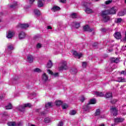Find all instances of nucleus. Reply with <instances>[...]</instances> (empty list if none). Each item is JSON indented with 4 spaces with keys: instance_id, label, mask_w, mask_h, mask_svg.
<instances>
[{
    "instance_id": "1",
    "label": "nucleus",
    "mask_w": 126,
    "mask_h": 126,
    "mask_svg": "<svg viewBox=\"0 0 126 126\" xmlns=\"http://www.w3.org/2000/svg\"><path fill=\"white\" fill-rule=\"evenodd\" d=\"M116 12L117 10L114 7H112L110 9L101 11V16L102 17V21L105 23L110 21L111 20V17L108 15L116 14Z\"/></svg>"
},
{
    "instance_id": "2",
    "label": "nucleus",
    "mask_w": 126,
    "mask_h": 126,
    "mask_svg": "<svg viewBox=\"0 0 126 126\" xmlns=\"http://www.w3.org/2000/svg\"><path fill=\"white\" fill-rule=\"evenodd\" d=\"M27 107L31 108V103H26L23 105H19L17 108L20 111V112H24V111H25V108Z\"/></svg>"
},
{
    "instance_id": "3",
    "label": "nucleus",
    "mask_w": 126,
    "mask_h": 126,
    "mask_svg": "<svg viewBox=\"0 0 126 126\" xmlns=\"http://www.w3.org/2000/svg\"><path fill=\"white\" fill-rule=\"evenodd\" d=\"M67 63L65 61L63 62L60 63V66L59 67V71H63L64 69H67Z\"/></svg>"
},
{
    "instance_id": "4",
    "label": "nucleus",
    "mask_w": 126,
    "mask_h": 126,
    "mask_svg": "<svg viewBox=\"0 0 126 126\" xmlns=\"http://www.w3.org/2000/svg\"><path fill=\"white\" fill-rule=\"evenodd\" d=\"M110 110L111 115H113V116H117L118 115V109L116 107H112Z\"/></svg>"
},
{
    "instance_id": "5",
    "label": "nucleus",
    "mask_w": 126,
    "mask_h": 126,
    "mask_svg": "<svg viewBox=\"0 0 126 126\" xmlns=\"http://www.w3.org/2000/svg\"><path fill=\"white\" fill-rule=\"evenodd\" d=\"M83 29L84 31H87L88 32H92V31L94 30V29L90 28L88 25H86L85 26L83 27Z\"/></svg>"
},
{
    "instance_id": "6",
    "label": "nucleus",
    "mask_w": 126,
    "mask_h": 126,
    "mask_svg": "<svg viewBox=\"0 0 126 126\" xmlns=\"http://www.w3.org/2000/svg\"><path fill=\"white\" fill-rule=\"evenodd\" d=\"M86 2H82V4L84 5L85 4L86 5H87V7H90V6H92V3H91V2H90V0H85Z\"/></svg>"
},
{
    "instance_id": "7",
    "label": "nucleus",
    "mask_w": 126,
    "mask_h": 126,
    "mask_svg": "<svg viewBox=\"0 0 126 126\" xmlns=\"http://www.w3.org/2000/svg\"><path fill=\"white\" fill-rule=\"evenodd\" d=\"M104 97L106 98V99L113 98V93H112L111 92L106 93L104 95Z\"/></svg>"
},
{
    "instance_id": "8",
    "label": "nucleus",
    "mask_w": 126,
    "mask_h": 126,
    "mask_svg": "<svg viewBox=\"0 0 126 126\" xmlns=\"http://www.w3.org/2000/svg\"><path fill=\"white\" fill-rule=\"evenodd\" d=\"M110 61L112 63H120V59H119V58H111Z\"/></svg>"
},
{
    "instance_id": "9",
    "label": "nucleus",
    "mask_w": 126,
    "mask_h": 126,
    "mask_svg": "<svg viewBox=\"0 0 126 126\" xmlns=\"http://www.w3.org/2000/svg\"><path fill=\"white\" fill-rule=\"evenodd\" d=\"M84 7H86L85 11L86 13L90 14L93 12V10H92V9L87 7V5H85V4H84Z\"/></svg>"
},
{
    "instance_id": "10",
    "label": "nucleus",
    "mask_w": 126,
    "mask_h": 126,
    "mask_svg": "<svg viewBox=\"0 0 126 126\" xmlns=\"http://www.w3.org/2000/svg\"><path fill=\"white\" fill-rule=\"evenodd\" d=\"M90 109H91V107H90V104H89V103L83 106V110H85L86 112L89 111Z\"/></svg>"
},
{
    "instance_id": "11",
    "label": "nucleus",
    "mask_w": 126,
    "mask_h": 126,
    "mask_svg": "<svg viewBox=\"0 0 126 126\" xmlns=\"http://www.w3.org/2000/svg\"><path fill=\"white\" fill-rule=\"evenodd\" d=\"M124 121H125V119L123 118H116L114 119L115 124H117V123H123Z\"/></svg>"
},
{
    "instance_id": "12",
    "label": "nucleus",
    "mask_w": 126,
    "mask_h": 126,
    "mask_svg": "<svg viewBox=\"0 0 126 126\" xmlns=\"http://www.w3.org/2000/svg\"><path fill=\"white\" fill-rule=\"evenodd\" d=\"M18 26L20 27V28L26 29V28H28V27H29V25L28 24H20Z\"/></svg>"
},
{
    "instance_id": "13",
    "label": "nucleus",
    "mask_w": 126,
    "mask_h": 126,
    "mask_svg": "<svg viewBox=\"0 0 126 126\" xmlns=\"http://www.w3.org/2000/svg\"><path fill=\"white\" fill-rule=\"evenodd\" d=\"M26 36V34H25V32H21L19 33V38L20 40H22V39H24Z\"/></svg>"
},
{
    "instance_id": "14",
    "label": "nucleus",
    "mask_w": 126,
    "mask_h": 126,
    "mask_svg": "<svg viewBox=\"0 0 126 126\" xmlns=\"http://www.w3.org/2000/svg\"><path fill=\"white\" fill-rule=\"evenodd\" d=\"M72 26L76 28V29H78L79 27H80V23L77 22H73L72 23Z\"/></svg>"
},
{
    "instance_id": "15",
    "label": "nucleus",
    "mask_w": 126,
    "mask_h": 126,
    "mask_svg": "<svg viewBox=\"0 0 126 126\" xmlns=\"http://www.w3.org/2000/svg\"><path fill=\"white\" fill-rule=\"evenodd\" d=\"M13 35H14V32L9 31L7 34V38H8V39H11V38L13 37Z\"/></svg>"
},
{
    "instance_id": "16",
    "label": "nucleus",
    "mask_w": 126,
    "mask_h": 126,
    "mask_svg": "<svg viewBox=\"0 0 126 126\" xmlns=\"http://www.w3.org/2000/svg\"><path fill=\"white\" fill-rule=\"evenodd\" d=\"M73 55L75 56V58H78V59H80L82 57V53H78L76 51H74L73 53Z\"/></svg>"
},
{
    "instance_id": "17",
    "label": "nucleus",
    "mask_w": 126,
    "mask_h": 126,
    "mask_svg": "<svg viewBox=\"0 0 126 126\" xmlns=\"http://www.w3.org/2000/svg\"><path fill=\"white\" fill-rule=\"evenodd\" d=\"M114 37L116 39H120L122 38V34L119 32H116L114 34Z\"/></svg>"
},
{
    "instance_id": "18",
    "label": "nucleus",
    "mask_w": 126,
    "mask_h": 126,
    "mask_svg": "<svg viewBox=\"0 0 126 126\" xmlns=\"http://www.w3.org/2000/svg\"><path fill=\"white\" fill-rule=\"evenodd\" d=\"M94 94L96 97H104V94L102 92H95Z\"/></svg>"
},
{
    "instance_id": "19",
    "label": "nucleus",
    "mask_w": 126,
    "mask_h": 126,
    "mask_svg": "<svg viewBox=\"0 0 126 126\" xmlns=\"http://www.w3.org/2000/svg\"><path fill=\"white\" fill-rule=\"evenodd\" d=\"M33 58L32 55H28V61L29 62V63H33Z\"/></svg>"
},
{
    "instance_id": "20",
    "label": "nucleus",
    "mask_w": 126,
    "mask_h": 126,
    "mask_svg": "<svg viewBox=\"0 0 126 126\" xmlns=\"http://www.w3.org/2000/svg\"><path fill=\"white\" fill-rule=\"evenodd\" d=\"M44 2H45V0H38V5L39 7H42L43 5H44Z\"/></svg>"
},
{
    "instance_id": "21",
    "label": "nucleus",
    "mask_w": 126,
    "mask_h": 126,
    "mask_svg": "<svg viewBox=\"0 0 126 126\" xmlns=\"http://www.w3.org/2000/svg\"><path fill=\"white\" fill-rule=\"evenodd\" d=\"M48 76L47 75V74H46V73H43V74L42 75V80H43V81H47V80H48Z\"/></svg>"
},
{
    "instance_id": "22",
    "label": "nucleus",
    "mask_w": 126,
    "mask_h": 126,
    "mask_svg": "<svg viewBox=\"0 0 126 126\" xmlns=\"http://www.w3.org/2000/svg\"><path fill=\"white\" fill-rule=\"evenodd\" d=\"M117 82H125L126 81V80H125V78H122L121 77L117 78V80H116Z\"/></svg>"
},
{
    "instance_id": "23",
    "label": "nucleus",
    "mask_w": 126,
    "mask_h": 126,
    "mask_svg": "<svg viewBox=\"0 0 126 126\" xmlns=\"http://www.w3.org/2000/svg\"><path fill=\"white\" fill-rule=\"evenodd\" d=\"M52 66H53V63L52 62V61L49 60L48 63H47V67L48 68H51Z\"/></svg>"
},
{
    "instance_id": "24",
    "label": "nucleus",
    "mask_w": 126,
    "mask_h": 126,
    "mask_svg": "<svg viewBox=\"0 0 126 126\" xmlns=\"http://www.w3.org/2000/svg\"><path fill=\"white\" fill-rule=\"evenodd\" d=\"M125 14H126V10L121 11L120 12H119L118 16H124V15H125Z\"/></svg>"
},
{
    "instance_id": "25",
    "label": "nucleus",
    "mask_w": 126,
    "mask_h": 126,
    "mask_svg": "<svg viewBox=\"0 0 126 126\" xmlns=\"http://www.w3.org/2000/svg\"><path fill=\"white\" fill-rule=\"evenodd\" d=\"M89 104L91 105V104H96V99L95 98L92 99L90 100V101L89 102Z\"/></svg>"
},
{
    "instance_id": "26",
    "label": "nucleus",
    "mask_w": 126,
    "mask_h": 126,
    "mask_svg": "<svg viewBox=\"0 0 126 126\" xmlns=\"http://www.w3.org/2000/svg\"><path fill=\"white\" fill-rule=\"evenodd\" d=\"M60 9H61V8L58 6H54L52 8V10L53 11H57V10H60Z\"/></svg>"
},
{
    "instance_id": "27",
    "label": "nucleus",
    "mask_w": 126,
    "mask_h": 126,
    "mask_svg": "<svg viewBox=\"0 0 126 126\" xmlns=\"http://www.w3.org/2000/svg\"><path fill=\"white\" fill-rule=\"evenodd\" d=\"M101 114V111L99 109H97L94 113V116H99Z\"/></svg>"
},
{
    "instance_id": "28",
    "label": "nucleus",
    "mask_w": 126,
    "mask_h": 126,
    "mask_svg": "<svg viewBox=\"0 0 126 126\" xmlns=\"http://www.w3.org/2000/svg\"><path fill=\"white\" fill-rule=\"evenodd\" d=\"M62 104H63V101H61V100H56L55 101V105L56 106H61V105H62Z\"/></svg>"
},
{
    "instance_id": "29",
    "label": "nucleus",
    "mask_w": 126,
    "mask_h": 126,
    "mask_svg": "<svg viewBox=\"0 0 126 126\" xmlns=\"http://www.w3.org/2000/svg\"><path fill=\"white\" fill-rule=\"evenodd\" d=\"M8 126H16V123L15 122H10L7 124Z\"/></svg>"
},
{
    "instance_id": "30",
    "label": "nucleus",
    "mask_w": 126,
    "mask_h": 126,
    "mask_svg": "<svg viewBox=\"0 0 126 126\" xmlns=\"http://www.w3.org/2000/svg\"><path fill=\"white\" fill-rule=\"evenodd\" d=\"M70 71L72 74H75L77 72V69L73 68L71 69Z\"/></svg>"
},
{
    "instance_id": "31",
    "label": "nucleus",
    "mask_w": 126,
    "mask_h": 126,
    "mask_svg": "<svg viewBox=\"0 0 126 126\" xmlns=\"http://www.w3.org/2000/svg\"><path fill=\"white\" fill-rule=\"evenodd\" d=\"M34 12L35 15H37V16H39V15L41 14L40 11L38 9H35Z\"/></svg>"
},
{
    "instance_id": "32",
    "label": "nucleus",
    "mask_w": 126,
    "mask_h": 126,
    "mask_svg": "<svg viewBox=\"0 0 126 126\" xmlns=\"http://www.w3.org/2000/svg\"><path fill=\"white\" fill-rule=\"evenodd\" d=\"M51 107H52L51 102H48L45 104V108H46V109H49V108H51Z\"/></svg>"
},
{
    "instance_id": "33",
    "label": "nucleus",
    "mask_w": 126,
    "mask_h": 126,
    "mask_svg": "<svg viewBox=\"0 0 126 126\" xmlns=\"http://www.w3.org/2000/svg\"><path fill=\"white\" fill-rule=\"evenodd\" d=\"M6 110H11L12 109V105L11 104L9 103L8 105L5 106Z\"/></svg>"
},
{
    "instance_id": "34",
    "label": "nucleus",
    "mask_w": 126,
    "mask_h": 126,
    "mask_svg": "<svg viewBox=\"0 0 126 126\" xmlns=\"http://www.w3.org/2000/svg\"><path fill=\"white\" fill-rule=\"evenodd\" d=\"M16 5H17V2L16 1H14V4H12L10 6V7L11 8H15V6H16Z\"/></svg>"
},
{
    "instance_id": "35",
    "label": "nucleus",
    "mask_w": 126,
    "mask_h": 126,
    "mask_svg": "<svg viewBox=\"0 0 126 126\" xmlns=\"http://www.w3.org/2000/svg\"><path fill=\"white\" fill-rule=\"evenodd\" d=\"M123 21V19L122 18H117L116 19V20L115 21L116 23L119 24L121 23Z\"/></svg>"
},
{
    "instance_id": "36",
    "label": "nucleus",
    "mask_w": 126,
    "mask_h": 126,
    "mask_svg": "<svg viewBox=\"0 0 126 126\" xmlns=\"http://www.w3.org/2000/svg\"><path fill=\"white\" fill-rule=\"evenodd\" d=\"M62 109H63V110H64L68 108V105H67V104L64 103L63 105H62Z\"/></svg>"
},
{
    "instance_id": "37",
    "label": "nucleus",
    "mask_w": 126,
    "mask_h": 126,
    "mask_svg": "<svg viewBox=\"0 0 126 126\" xmlns=\"http://www.w3.org/2000/svg\"><path fill=\"white\" fill-rule=\"evenodd\" d=\"M76 114V111L75 110H71L69 112V115L71 116H73Z\"/></svg>"
},
{
    "instance_id": "38",
    "label": "nucleus",
    "mask_w": 126,
    "mask_h": 126,
    "mask_svg": "<svg viewBox=\"0 0 126 126\" xmlns=\"http://www.w3.org/2000/svg\"><path fill=\"white\" fill-rule=\"evenodd\" d=\"M44 122L46 124H48L51 122V119H50L49 118H46L44 119Z\"/></svg>"
},
{
    "instance_id": "39",
    "label": "nucleus",
    "mask_w": 126,
    "mask_h": 126,
    "mask_svg": "<svg viewBox=\"0 0 126 126\" xmlns=\"http://www.w3.org/2000/svg\"><path fill=\"white\" fill-rule=\"evenodd\" d=\"M23 126V122H19L16 123V126Z\"/></svg>"
},
{
    "instance_id": "40",
    "label": "nucleus",
    "mask_w": 126,
    "mask_h": 126,
    "mask_svg": "<svg viewBox=\"0 0 126 126\" xmlns=\"http://www.w3.org/2000/svg\"><path fill=\"white\" fill-rule=\"evenodd\" d=\"M34 72H41L42 71L39 68H36L34 69Z\"/></svg>"
},
{
    "instance_id": "41",
    "label": "nucleus",
    "mask_w": 126,
    "mask_h": 126,
    "mask_svg": "<svg viewBox=\"0 0 126 126\" xmlns=\"http://www.w3.org/2000/svg\"><path fill=\"white\" fill-rule=\"evenodd\" d=\"M42 48V44L41 43H37L36 45V49H41Z\"/></svg>"
},
{
    "instance_id": "42",
    "label": "nucleus",
    "mask_w": 126,
    "mask_h": 126,
    "mask_svg": "<svg viewBox=\"0 0 126 126\" xmlns=\"http://www.w3.org/2000/svg\"><path fill=\"white\" fill-rule=\"evenodd\" d=\"M71 17L72 18H76V17H77V15H76V13H73L71 14Z\"/></svg>"
},
{
    "instance_id": "43",
    "label": "nucleus",
    "mask_w": 126,
    "mask_h": 126,
    "mask_svg": "<svg viewBox=\"0 0 126 126\" xmlns=\"http://www.w3.org/2000/svg\"><path fill=\"white\" fill-rule=\"evenodd\" d=\"M80 100L81 101V102L82 103H83V102H84V101H85V97H84V96H82L81 98L80 99Z\"/></svg>"
},
{
    "instance_id": "44",
    "label": "nucleus",
    "mask_w": 126,
    "mask_h": 126,
    "mask_svg": "<svg viewBox=\"0 0 126 126\" xmlns=\"http://www.w3.org/2000/svg\"><path fill=\"white\" fill-rule=\"evenodd\" d=\"M8 48L9 49V50H12L14 49V47L13 45H10L8 46Z\"/></svg>"
},
{
    "instance_id": "45",
    "label": "nucleus",
    "mask_w": 126,
    "mask_h": 126,
    "mask_svg": "<svg viewBox=\"0 0 126 126\" xmlns=\"http://www.w3.org/2000/svg\"><path fill=\"white\" fill-rule=\"evenodd\" d=\"M113 47H114V45H112L110 48L108 49L109 53H112V51H113Z\"/></svg>"
},
{
    "instance_id": "46",
    "label": "nucleus",
    "mask_w": 126,
    "mask_h": 126,
    "mask_svg": "<svg viewBox=\"0 0 126 126\" xmlns=\"http://www.w3.org/2000/svg\"><path fill=\"white\" fill-rule=\"evenodd\" d=\"M46 114H47V113H46V112L43 111V112H40V113H39V115H40V116H46Z\"/></svg>"
},
{
    "instance_id": "47",
    "label": "nucleus",
    "mask_w": 126,
    "mask_h": 126,
    "mask_svg": "<svg viewBox=\"0 0 126 126\" xmlns=\"http://www.w3.org/2000/svg\"><path fill=\"white\" fill-rule=\"evenodd\" d=\"M117 102H118L117 99H113L111 100V103H112V104H116Z\"/></svg>"
},
{
    "instance_id": "48",
    "label": "nucleus",
    "mask_w": 126,
    "mask_h": 126,
    "mask_svg": "<svg viewBox=\"0 0 126 126\" xmlns=\"http://www.w3.org/2000/svg\"><path fill=\"white\" fill-rule=\"evenodd\" d=\"M112 1L113 0H107L105 1V4H110V3H111V2H112Z\"/></svg>"
},
{
    "instance_id": "49",
    "label": "nucleus",
    "mask_w": 126,
    "mask_h": 126,
    "mask_svg": "<svg viewBox=\"0 0 126 126\" xmlns=\"http://www.w3.org/2000/svg\"><path fill=\"white\" fill-rule=\"evenodd\" d=\"M63 126V123L62 121L60 122L58 125V126Z\"/></svg>"
},
{
    "instance_id": "50",
    "label": "nucleus",
    "mask_w": 126,
    "mask_h": 126,
    "mask_svg": "<svg viewBox=\"0 0 126 126\" xmlns=\"http://www.w3.org/2000/svg\"><path fill=\"white\" fill-rule=\"evenodd\" d=\"M86 65H87V63L86 62H83L82 63L83 67H86Z\"/></svg>"
},
{
    "instance_id": "51",
    "label": "nucleus",
    "mask_w": 126,
    "mask_h": 126,
    "mask_svg": "<svg viewBox=\"0 0 126 126\" xmlns=\"http://www.w3.org/2000/svg\"><path fill=\"white\" fill-rule=\"evenodd\" d=\"M47 72H48V73L49 74H51V75H53V71H52L51 70H50V69H48L47 70Z\"/></svg>"
},
{
    "instance_id": "52",
    "label": "nucleus",
    "mask_w": 126,
    "mask_h": 126,
    "mask_svg": "<svg viewBox=\"0 0 126 126\" xmlns=\"http://www.w3.org/2000/svg\"><path fill=\"white\" fill-rule=\"evenodd\" d=\"M7 116H8L7 112H4L3 114V117H7Z\"/></svg>"
},
{
    "instance_id": "53",
    "label": "nucleus",
    "mask_w": 126,
    "mask_h": 126,
    "mask_svg": "<svg viewBox=\"0 0 126 126\" xmlns=\"http://www.w3.org/2000/svg\"><path fill=\"white\" fill-rule=\"evenodd\" d=\"M55 77H57V76H59V73H55L53 74Z\"/></svg>"
},
{
    "instance_id": "54",
    "label": "nucleus",
    "mask_w": 126,
    "mask_h": 126,
    "mask_svg": "<svg viewBox=\"0 0 126 126\" xmlns=\"http://www.w3.org/2000/svg\"><path fill=\"white\" fill-rule=\"evenodd\" d=\"M30 4H32L34 1H35V0H29Z\"/></svg>"
},
{
    "instance_id": "55",
    "label": "nucleus",
    "mask_w": 126,
    "mask_h": 126,
    "mask_svg": "<svg viewBox=\"0 0 126 126\" xmlns=\"http://www.w3.org/2000/svg\"><path fill=\"white\" fill-rule=\"evenodd\" d=\"M124 42H125L126 43V31L125 32V36L124 38Z\"/></svg>"
},
{
    "instance_id": "56",
    "label": "nucleus",
    "mask_w": 126,
    "mask_h": 126,
    "mask_svg": "<svg viewBox=\"0 0 126 126\" xmlns=\"http://www.w3.org/2000/svg\"><path fill=\"white\" fill-rule=\"evenodd\" d=\"M101 31H102V32H106V30L105 28H103L101 29Z\"/></svg>"
},
{
    "instance_id": "57",
    "label": "nucleus",
    "mask_w": 126,
    "mask_h": 126,
    "mask_svg": "<svg viewBox=\"0 0 126 126\" xmlns=\"http://www.w3.org/2000/svg\"><path fill=\"white\" fill-rule=\"evenodd\" d=\"M121 74H124V75H125V74H126V71H122L121 72Z\"/></svg>"
},
{
    "instance_id": "58",
    "label": "nucleus",
    "mask_w": 126,
    "mask_h": 126,
    "mask_svg": "<svg viewBox=\"0 0 126 126\" xmlns=\"http://www.w3.org/2000/svg\"><path fill=\"white\" fill-rule=\"evenodd\" d=\"M66 1V0H60L61 2H63V3H64Z\"/></svg>"
},
{
    "instance_id": "59",
    "label": "nucleus",
    "mask_w": 126,
    "mask_h": 126,
    "mask_svg": "<svg viewBox=\"0 0 126 126\" xmlns=\"http://www.w3.org/2000/svg\"><path fill=\"white\" fill-rule=\"evenodd\" d=\"M97 45H98V43L97 42H95L93 44V46H94V47H95V46H97Z\"/></svg>"
},
{
    "instance_id": "60",
    "label": "nucleus",
    "mask_w": 126,
    "mask_h": 126,
    "mask_svg": "<svg viewBox=\"0 0 126 126\" xmlns=\"http://www.w3.org/2000/svg\"><path fill=\"white\" fill-rule=\"evenodd\" d=\"M47 29L52 30V27H51L50 26H47Z\"/></svg>"
},
{
    "instance_id": "61",
    "label": "nucleus",
    "mask_w": 126,
    "mask_h": 126,
    "mask_svg": "<svg viewBox=\"0 0 126 126\" xmlns=\"http://www.w3.org/2000/svg\"><path fill=\"white\" fill-rule=\"evenodd\" d=\"M40 110H41V109H36V112H37V113H39V112H40Z\"/></svg>"
},
{
    "instance_id": "62",
    "label": "nucleus",
    "mask_w": 126,
    "mask_h": 126,
    "mask_svg": "<svg viewBox=\"0 0 126 126\" xmlns=\"http://www.w3.org/2000/svg\"><path fill=\"white\" fill-rule=\"evenodd\" d=\"M37 38H38V36H37V35H35V36L34 37V39H37Z\"/></svg>"
},
{
    "instance_id": "63",
    "label": "nucleus",
    "mask_w": 126,
    "mask_h": 126,
    "mask_svg": "<svg viewBox=\"0 0 126 126\" xmlns=\"http://www.w3.org/2000/svg\"><path fill=\"white\" fill-rule=\"evenodd\" d=\"M0 98L1 99V100H2L3 97L2 96H0Z\"/></svg>"
},
{
    "instance_id": "64",
    "label": "nucleus",
    "mask_w": 126,
    "mask_h": 126,
    "mask_svg": "<svg viewBox=\"0 0 126 126\" xmlns=\"http://www.w3.org/2000/svg\"><path fill=\"white\" fill-rule=\"evenodd\" d=\"M115 125L114 124H112L111 126H115Z\"/></svg>"
}]
</instances>
